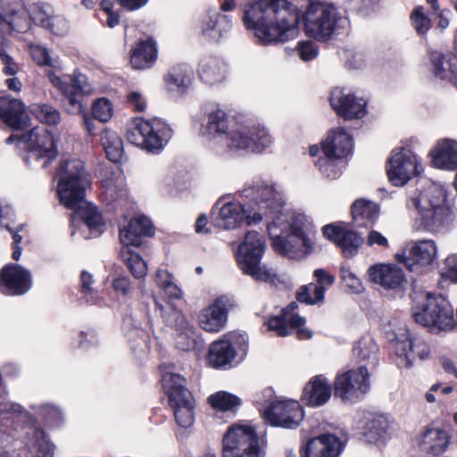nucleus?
Listing matches in <instances>:
<instances>
[{
  "label": "nucleus",
  "instance_id": "nucleus-58",
  "mask_svg": "<svg viewBox=\"0 0 457 457\" xmlns=\"http://www.w3.org/2000/svg\"><path fill=\"white\" fill-rule=\"evenodd\" d=\"M46 29L58 37H64L69 33L70 25L65 17L54 12Z\"/></svg>",
  "mask_w": 457,
  "mask_h": 457
},
{
  "label": "nucleus",
  "instance_id": "nucleus-4",
  "mask_svg": "<svg viewBox=\"0 0 457 457\" xmlns=\"http://www.w3.org/2000/svg\"><path fill=\"white\" fill-rule=\"evenodd\" d=\"M58 177L57 192L61 203L82 219L90 230V237H98L104 226L103 218L95 206L85 201L86 187L90 181L83 162L79 159L62 161Z\"/></svg>",
  "mask_w": 457,
  "mask_h": 457
},
{
  "label": "nucleus",
  "instance_id": "nucleus-50",
  "mask_svg": "<svg viewBox=\"0 0 457 457\" xmlns=\"http://www.w3.org/2000/svg\"><path fill=\"white\" fill-rule=\"evenodd\" d=\"M387 428V421L384 418L373 419L366 424L363 436L368 443L375 444L384 437Z\"/></svg>",
  "mask_w": 457,
  "mask_h": 457
},
{
  "label": "nucleus",
  "instance_id": "nucleus-20",
  "mask_svg": "<svg viewBox=\"0 0 457 457\" xmlns=\"http://www.w3.org/2000/svg\"><path fill=\"white\" fill-rule=\"evenodd\" d=\"M245 212V209L240 203L220 198L212 209V221L220 228L232 229L243 222Z\"/></svg>",
  "mask_w": 457,
  "mask_h": 457
},
{
  "label": "nucleus",
  "instance_id": "nucleus-26",
  "mask_svg": "<svg viewBox=\"0 0 457 457\" xmlns=\"http://www.w3.org/2000/svg\"><path fill=\"white\" fill-rule=\"evenodd\" d=\"M412 314H453V308L443 296L415 291L412 295Z\"/></svg>",
  "mask_w": 457,
  "mask_h": 457
},
{
  "label": "nucleus",
  "instance_id": "nucleus-53",
  "mask_svg": "<svg viewBox=\"0 0 457 457\" xmlns=\"http://www.w3.org/2000/svg\"><path fill=\"white\" fill-rule=\"evenodd\" d=\"M156 283L170 298L179 299L182 296L181 289L173 283L172 276L167 270H158Z\"/></svg>",
  "mask_w": 457,
  "mask_h": 457
},
{
  "label": "nucleus",
  "instance_id": "nucleus-46",
  "mask_svg": "<svg viewBox=\"0 0 457 457\" xmlns=\"http://www.w3.org/2000/svg\"><path fill=\"white\" fill-rule=\"evenodd\" d=\"M313 276L317 279V283H309L304 285L303 291L313 289L318 295V298L324 299L325 292L327 289L335 283V277L324 269H316L313 271Z\"/></svg>",
  "mask_w": 457,
  "mask_h": 457
},
{
  "label": "nucleus",
  "instance_id": "nucleus-2",
  "mask_svg": "<svg viewBox=\"0 0 457 457\" xmlns=\"http://www.w3.org/2000/svg\"><path fill=\"white\" fill-rule=\"evenodd\" d=\"M55 445L20 404H0V457H54Z\"/></svg>",
  "mask_w": 457,
  "mask_h": 457
},
{
  "label": "nucleus",
  "instance_id": "nucleus-30",
  "mask_svg": "<svg viewBox=\"0 0 457 457\" xmlns=\"http://www.w3.org/2000/svg\"><path fill=\"white\" fill-rule=\"evenodd\" d=\"M0 117L14 129H21L27 124V113L23 103L8 96L0 98Z\"/></svg>",
  "mask_w": 457,
  "mask_h": 457
},
{
  "label": "nucleus",
  "instance_id": "nucleus-24",
  "mask_svg": "<svg viewBox=\"0 0 457 457\" xmlns=\"http://www.w3.org/2000/svg\"><path fill=\"white\" fill-rule=\"evenodd\" d=\"M436 245L431 239L413 242L408 256L404 257V264L411 271H421V269L432 263L436 256Z\"/></svg>",
  "mask_w": 457,
  "mask_h": 457
},
{
  "label": "nucleus",
  "instance_id": "nucleus-39",
  "mask_svg": "<svg viewBox=\"0 0 457 457\" xmlns=\"http://www.w3.org/2000/svg\"><path fill=\"white\" fill-rule=\"evenodd\" d=\"M378 206L373 202L357 200L352 206V216L359 227L373 223L378 214Z\"/></svg>",
  "mask_w": 457,
  "mask_h": 457
},
{
  "label": "nucleus",
  "instance_id": "nucleus-33",
  "mask_svg": "<svg viewBox=\"0 0 457 457\" xmlns=\"http://www.w3.org/2000/svg\"><path fill=\"white\" fill-rule=\"evenodd\" d=\"M157 47L154 41H140L133 49L130 62L134 69L145 70L152 67L157 59Z\"/></svg>",
  "mask_w": 457,
  "mask_h": 457
},
{
  "label": "nucleus",
  "instance_id": "nucleus-61",
  "mask_svg": "<svg viewBox=\"0 0 457 457\" xmlns=\"http://www.w3.org/2000/svg\"><path fill=\"white\" fill-rule=\"evenodd\" d=\"M81 293L87 298V301L93 303H99L102 299L96 295V293L91 287L93 277L87 271H82L80 275Z\"/></svg>",
  "mask_w": 457,
  "mask_h": 457
},
{
  "label": "nucleus",
  "instance_id": "nucleus-6",
  "mask_svg": "<svg viewBox=\"0 0 457 457\" xmlns=\"http://www.w3.org/2000/svg\"><path fill=\"white\" fill-rule=\"evenodd\" d=\"M406 206L409 210H415L420 225L432 232L443 228L451 214L446 192L436 184L429 185L423 191L414 192L409 197Z\"/></svg>",
  "mask_w": 457,
  "mask_h": 457
},
{
  "label": "nucleus",
  "instance_id": "nucleus-51",
  "mask_svg": "<svg viewBox=\"0 0 457 457\" xmlns=\"http://www.w3.org/2000/svg\"><path fill=\"white\" fill-rule=\"evenodd\" d=\"M54 10L48 4H34L28 9L29 18L35 24L46 29Z\"/></svg>",
  "mask_w": 457,
  "mask_h": 457
},
{
  "label": "nucleus",
  "instance_id": "nucleus-34",
  "mask_svg": "<svg viewBox=\"0 0 457 457\" xmlns=\"http://www.w3.org/2000/svg\"><path fill=\"white\" fill-rule=\"evenodd\" d=\"M175 323V345L180 351L193 350L197 343L195 330L185 316H171Z\"/></svg>",
  "mask_w": 457,
  "mask_h": 457
},
{
  "label": "nucleus",
  "instance_id": "nucleus-35",
  "mask_svg": "<svg viewBox=\"0 0 457 457\" xmlns=\"http://www.w3.org/2000/svg\"><path fill=\"white\" fill-rule=\"evenodd\" d=\"M230 28L228 16L215 11L209 12L202 22V33L210 40L219 41Z\"/></svg>",
  "mask_w": 457,
  "mask_h": 457
},
{
  "label": "nucleus",
  "instance_id": "nucleus-3",
  "mask_svg": "<svg viewBox=\"0 0 457 457\" xmlns=\"http://www.w3.org/2000/svg\"><path fill=\"white\" fill-rule=\"evenodd\" d=\"M243 21L262 45L283 43L299 34V10L287 0H257L245 9Z\"/></svg>",
  "mask_w": 457,
  "mask_h": 457
},
{
  "label": "nucleus",
  "instance_id": "nucleus-47",
  "mask_svg": "<svg viewBox=\"0 0 457 457\" xmlns=\"http://www.w3.org/2000/svg\"><path fill=\"white\" fill-rule=\"evenodd\" d=\"M120 254L136 278H141L146 275L147 265L140 255L130 251L129 247H122Z\"/></svg>",
  "mask_w": 457,
  "mask_h": 457
},
{
  "label": "nucleus",
  "instance_id": "nucleus-64",
  "mask_svg": "<svg viewBox=\"0 0 457 457\" xmlns=\"http://www.w3.org/2000/svg\"><path fill=\"white\" fill-rule=\"evenodd\" d=\"M227 341H229L234 349H237L239 353H242L243 355L246 353L248 350L249 339L245 333L231 332L228 335V339Z\"/></svg>",
  "mask_w": 457,
  "mask_h": 457
},
{
  "label": "nucleus",
  "instance_id": "nucleus-56",
  "mask_svg": "<svg viewBox=\"0 0 457 457\" xmlns=\"http://www.w3.org/2000/svg\"><path fill=\"white\" fill-rule=\"evenodd\" d=\"M200 327L210 333H217L227 325V316H199Z\"/></svg>",
  "mask_w": 457,
  "mask_h": 457
},
{
  "label": "nucleus",
  "instance_id": "nucleus-29",
  "mask_svg": "<svg viewBox=\"0 0 457 457\" xmlns=\"http://www.w3.org/2000/svg\"><path fill=\"white\" fill-rule=\"evenodd\" d=\"M435 167L453 170L457 169V141L443 138L436 142L430 152Z\"/></svg>",
  "mask_w": 457,
  "mask_h": 457
},
{
  "label": "nucleus",
  "instance_id": "nucleus-45",
  "mask_svg": "<svg viewBox=\"0 0 457 457\" xmlns=\"http://www.w3.org/2000/svg\"><path fill=\"white\" fill-rule=\"evenodd\" d=\"M32 408L42 417L49 428H59L62 425L64 417L59 407L49 403H41L32 405Z\"/></svg>",
  "mask_w": 457,
  "mask_h": 457
},
{
  "label": "nucleus",
  "instance_id": "nucleus-16",
  "mask_svg": "<svg viewBox=\"0 0 457 457\" xmlns=\"http://www.w3.org/2000/svg\"><path fill=\"white\" fill-rule=\"evenodd\" d=\"M262 417L271 426L295 428L303 420V411L296 401L276 398L262 412Z\"/></svg>",
  "mask_w": 457,
  "mask_h": 457
},
{
  "label": "nucleus",
  "instance_id": "nucleus-31",
  "mask_svg": "<svg viewBox=\"0 0 457 457\" xmlns=\"http://www.w3.org/2000/svg\"><path fill=\"white\" fill-rule=\"evenodd\" d=\"M303 400L312 407L325 404L331 397V386L323 376L312 378L303 388Z\"/></svg>",
  "mask_w": 457,
  "mask_h": 457
},
{
  "label": "nucleus",
  "instance_id": "nucleus-54",
  "mask_svg": "<svg viewBox=\"0 0 457 457\" xmlns=\"http://www.w3.org/2000/svg\"><path fill=\"white\" fill-rule=\"evenodd\" d=\"M341 162L342 160L324 155L318 160L317 166L326 178L336 179L341 173Z\"/></svg>",
  "mask_w": 457,
  "mask_h": 457
},
{
  "label": "nucleus",
  "instance_id": "nucleus-52",
  "mask_svg": "<svg viewBox=\"0 0 457 457\" xmlns=\"http://www.w3.org/2000/svg\"><path fill=\"white\" fill-rule=\"evenodd\" d=\"M32 112L41 122L47 125H57L62 119L60 112L49 104L35 105Z\"/></svg>",
  "mask_w": 457,
  "mask_h": 457
},
{
  "label": "nucleus",
  "instance_id": "nucleus-22",
  "mask_svg": "<svg viewBox=\"0 0 457 457\" xmlns=\"http://www.w3.org/2000/svg\"><path fill=\"white\" fill-rule=\"evenodd\" d=\"M368 275L371 282L386 290H402L406 284L402 269L395 264H375L369 268Z\"/></svg>",
  "mask_w": 457,
  "mask_h": 457
},
{
  "label": "nucleus",
  "instance_id": "nucleus-59",
  "mask_svg": "<svg viewBox=\"0 0 457 457\" xmlns=\"http://www.w3.org/2000/svg\"><path fill=\"white\" fill-rule=\"evenodd\" d=\"M209 311L210 314H228L237 311V304L233 299L222 295L209 306Z\"/></svg>",
  "mask_w": 457,
  "mask_h": 457
},
{
  "label": "nucleus",
  "instance_id": "nucleus-19",
  "mask_svg": "<svg viewBox=\"0 0 457 457\" xmlns=\"http://www.w3.org/2000/svg\"><path fill=\"white\" fill-rule=\"evenodd\" d=\"M323 235L340 247L345 257L354 256L363 243V238L355 231L338 224H328L322 228Z\"/></svg>",
  "mask_w": 457,
  "mask_h": 457
},
{
  "label": "nucleus",
  "instance_id": "nucleus-21",
  "mask_svg": "<svg viewBox=\"0 0 457 457\" xmlns=\"http://www.w3.org/2000/svg\"><path fill=\"white\" fill-rule=\"evenodd\" d=\"M343 450L340 439L332 434H323L308 440L301 448L302 457H339Z\"/></svg>",
  "mask_w": 457,
  "mask_h": 457
},
{
  "label": "nucleus",
  "instance_id": "nucleus-55",
  "mask_svg": "<svg viewBox=\"0 0 457 457\" xmlns=\"http://www.w3.org/2000/svg\"><path fill=\"white\" fill-rule=\"evenodd\" d=\"M92 112L95 119L107 122L113 115V106L110 100L103 97L95 101Z\"/></svg>",
  "mask_w": 457,
  "mask_h": 457
},
{
  "label": "nucleus",
  "instance_id": "nucleus-41",
  "mask_svg": "<svg viewBox=\"0 0 457 457\" xmlns=\"http://www.w3.org/2000/svg\"><path fill=\"white\" fill-rule=\"evenodd\" d=\"M162 387L169 398V402L186 396V393H190L186 387V379L179 374L166 371L162 375Z\"/></svg>",
  "mask_w": 457,
  "mask_h": 457
},
{
  "label": "nucleus",
  "instance_id": "nucleus-38",
  "mask_svg": "<svg viewBox=\"0 0 457 457\" xmlns=\"http://www.w3.org/2000/svg\"><path fill=\"white\" fill-rule=\"evenodd\" d=\"M193 79L192 69L184 64L174 66L165 76V82L170 90L185 92Z\"/></svg>",
  "mask_w": 457,
  "mask_h": 457
},
{
  "label": "nucleus",
  "instance_id": "nucleus-12",
  "mask_svg": "<svg viewBox=\"0 0 457 457\" xmlns=\"http://www.w3.org/2000/svg\"><path fill=\"white\" fill-rule=\"evenodd\" d=\"M370 372L367 365H361L337 375L335 395L344 402H357L370 390Z\"/></svg>",
  "mask_w": 457,
  "mask_h": 457
},
{
  "label": "nucleus",
  "instance_id": "nucleus-37",
  "mask_svg": "<svg viewBox=\"0 0 457 457\" xmlns=\"http://www.w3.org/2000/svg\"><path fill=\"white\" fill-rule=\"evenodd\" d=\"M236 357V350L227 339L213 342L208 353L209 364L212 367H223L233 361Z\"/></svg>",
  "mask_w": 457,
  "mask_h": 457
},
{
  "label": "nucleus",
  "instance_id": "nucleus-42",
  "mask_svg": "<svg viewBox=\"0 0 457 457\" xmlns=\"http://www.w3.org/2000/svg\"><path fill=\"white\" fill-rule=\"evenodd\" d=\"M101 144L107 158L112 162H119L123 156V142L118 134L105 129L101 133Z\"/></svg>",
  "mask_w": 457,
  "mask_h": 457
},
{
  "label": "nucleus",
  "instance_id": "nucleus-17",
  "mask_svg": "<svg viewBox=\"0 0 457 457\" xmlns=\"http://www.w3.org/2000/svg\"><path fill=\"white\" fill-rule=\"evenodd\" d=\"M31 286L30 272L18 264H8L0 271V292L4 295H24Z\"/></svg>",
  "mask_w": 457,
  "mask_h": 457
},
{
  "label": "nucleus",
  "instance_id": "nucleus-43",
  "mask_svg": "<svg viewBox=\"0 0 457 457\" xmlns=\"http://www.w3.org/2000/svg\"><path fill=\"white\" fill-rule=\"evenodd\" d=\"M431 59L436 77L447 79L457 73V56L452 54L443 55L436 53L432 55Z\"/></svg>",
  "mask_w": 457,
  "mask_h": 457
},
{
  "label": "nucleus",
  "instance_id": "nucleus-14",
  "mask_svg": "<svg viewBox=\"0 0 457 457\" xmlns=\"http://www.w3.org/2000/svg\"><path fill=\"white\" fill-rule=\"evenodd\" d=\"M387 339L395 342V353L399 357V365L410 368L416 356L420 360H427L430 355L428 345L421 339L411 338L407 328H400V332H395L392 328L386 327Z\"/></svg>",
  "mask_w": 457,
  "mask_h": 457
},
{
  "label": "nucleus",
  "instance_id": "nucleus-8",
  "mask_svg": "<svg viewBox=\"0 0 457 457\" xmlns=\"http://www.w3.org/2000/svg\"><path fill=\"white\" fill-rule=\"evenodd\" d=\"M305 33L317 40L328 39L339 27L341 17L335 6L311 1L303 16Z\"/></svg>",
  "mask_w": 457,
  "mask_h": 457
},
{
  "label": "nucleus",
  "instance_id": "nucleus-10",
  "mask_svg": "<svg viewBox=\"0 0 457 457\" xmlns=\"http://www.w3.org/2000/svg\"><path fill=\"white\" fill-rule=\"evenodd\" d=\"M172 134L170 126L159 119L139 120L128 130L127 138L137 146L154 152L162 149Z\"/></svg>",
  "mask_w": 457,
  "mask_h": 457
},
{
  "label": "nucleus",
  "instance_id": "nucleus-48",
  "mask_svg": "<svg viewBox=\"0 0 457 457\" xmlns=\"http://www.w3.org/2000/svg\"><path fill=\"white\" fill-rule=\"evenodd\" d=\"M208 403L212 407L220 411H230L240 405V399L226 391H219L212 394L208 398Z\"/></svg>",
  "mask_w": 457,
  "mask_h": 457
},
{
  "label": "nucleus",
  "instance_id": "nucleus-36",
  "mask_svg": "<svg viewBox=\"0 0 457 457\" xmlns=\"http://www.w3.org/2000/svg\"><path fill=\"white\" fill-rule=\"evenodd\" d=\"M169 402L173 411L177 424L181 428H189L195 420V401L191 393H186V396Z\"/></svg>",
  "mask_w": 457,
  "mask_h": 457
},
{
  "label": "nucleus",
  "instance_id": "nucleus-49",
  "mask_svg": "<svg viewBox=\"0 0 457 457\" xmlns=\"http://www.w3.org/2000/svg\"><path fill=\"white\" fill-rule=\"evenodd\" d=\"M28 11L21 9L19 11L8 6V15L5 29H12L17 32H25L29 29L30 20L28 19Z\"/></svg>",
  "mask_w": 457,
  "mask_h": 457
},
{
  "label": "nucleus",
  "instance_id": "nucleus-15",
  "mask_svg": "<svg viewBox=\"0 0 457 457\" xmlns=\"http://www.w3.org/2000/svg\"><path fill=\"white\" fill-rule=\"evenodd\" d=\"M22 144L28 150L26 162L42 161L46 167L57 156V149L52 134L43 127H35L21 136Z\"/></svg>",
  "mask_w": 457,
  "mask_h": 457
},
{
  "label": "nucleus",
  "instance_id": "nucleus-11",
  "mask_svg": "<svg viewBox=\"0 0 457 457\" xmlns=\"http://www.w3.org/2000/svg\"><path fill=\"white\" fill-rule=\"evenodd\" d=\"M48 78L54 87L68 101L70 104L69 112L79 113L83 112V104L79 99V95H91L94 91V87L84 74L75 71L72 75L59 76L51 71L48 73Z\"/></svg>",
  "mask_w": 457,
  "mask_h": 457
},
{
  "label": "nucleus",
  "instance_id": "nucleus-9",
  "mask_svg": "<svg viewBox=\"0 0 457 457\" xmlns=\"http://www.w3.org/2000/svg\"><path fill=\"white\" fill-rule=\"evenodd\" d=\"M223 457H260V440L254 428L247 423L228 427L223 436Z\"/></svg>",
  "mask_w": 457,
  "mask_h": 457
},
{
  "label": "nucleus",
  "instance_id": "nucleus-5",
  "mask_svg": "<svg viewBox=\"0 0 457 457\" xmlns=\"http://www.w3.org/2000/svg\"><path fill=\"white\" fill-rule=\"evenodd\" d=\"M201 135L216 150L228 148L259 153L272 144V137L262 126H242L236 130L229 129L228 115L219 108L208 112L206 122L201 128Z\"/></svg>",
  "mask_w": 457,
  "mask_h": 457
},
{
  "label": "nucleus",
  "instance_id": "nucleus-13",
  "mask_svg": "<svg viewBox=\"0 0 457 457\" xmlns=\"http://www.w3.org/2000/svg\"><path fill=\"white\" fill-rule=\"evenodd\" d=\"M422 171L418 156L409 148H395L387 161L386 173L390 182L396 187L405 185Z\"/></svg>",
  "mask_w": 457,
  "mask_h": 457
},
{
  "label": "nucleus",
  "instance_id": "nucleus-25",
  "mask_svg": "<svg viewBox=\"0 0 457 457\" xmlns=\"http://www.w3.org/2000/svg\"><path fill=\"white\" fill-rule=\"evenodd\" d=\"M353 137L344 129L338 128L328 132L321 144L322 154L330 158L343 160L353 152Z\"/></svg>",
  "mask_w": 457,
  "mask_h": 457
},
{
  "label": "nucleus",
  "instance_id": "nucleus-44",
  "mask_svg": "<svg viewBox=\"0 0 457 457\" xmlns=\"http://www.w3.org/2000/svg\"><path fill=\"white\" fill-rule=\"evenodd\" d=\"M378 345L370 337L361 338L353 348V354L360 361H367L369 370L375 366L378 360Z\"/></svg>",
  "mask_w": 457,
  "mask_h": 457
},
{
  "label": "nucleus",
  "instance_id": "nucleus-62",
  "mask_svg": "<svg viewBox=\"0 0 457 457\" xmlns=\"http://www.w3.org/2000/svg\"><path fill=\"white\" fill-rule=\"evenodd\" d=\"M127 104L137 112H144L147 107L145 96L139 90H131L126 96Z\"/></svg>",
  "mask_w": 457,
  "mask_h": 457
},
{
  "label": "nucleus",
  "instance_id": "nucleus-32",
  "mask_svg": "<svg viewBox=\"0 0 457 457\" xmlns=\"http://www.w3.org/2000/svg\"><path fill=\"white\" fill-rule=\"evenodd\" d=\"M198 73L204 83L213 86L225 79L227 67L222 60L214 56H207L201 60Z\"/></svg>",
  "mask_w": 457,
  "mask_h": 457
},
{
  "label": "nucleus",
  "instance_id": "nucleus-28",
  "mask_svg": "<svg viewBox=\"0 0 457 457\" xmlns=\"http://www.w3.org/2000/svg\"><path fill=\"white\" fill-rule=\"evenodd\" d=\"M450 436L446 431L435 427L424 428L417 436V444L424 452L440 454L446 451Z\"/></svg>",
  "mask_w": 457,
  "mask_h": 457
},
{
  "label": "nucleus",
  "instance_id": "nucleus-1",
  "mask_svg": "<svg viewBox=\"0 0 457 457\" xmlns=\"http://www.w3.org/2000/svg\"><path fill=\"white\" fill-rule=\"evenodd\" d=\"M242 195L259 208L253 214L245 212L248 226L260 223L264 218L267 230L277 253L290 259H302L313 250L311 223L303 213L285 210L283 191L272 184L255 180L246 185Z\"/></svg>",
  "mask_w": 457,
  "mask_h": 457
},
{
  "label": "nucleus",
  "instance_id": "nucleus-18",
  "mask_svg": "<svg viewBox=\"0 0 457 457\" xmlns=\"http://www.w3.org/2000/svg\"><path fill=\"white\" fill-rule=\"evenodd\" d=\"M330 104L337 113L345 120L361 119L366 113V101L357 98L344 88H334L330 95Z\"/></svg>",
  "mask_w": 457,
  "mask_h": 457
},
{
  "label": "nucleus",
  "instance_id": "nucleus-27",
  "mask_svg": "<svg viewBox=\"0 0 457 457\" xmlns=\"http://www.w3.org/2000/svg\"><path fill=\"white\" fill-rule=\"evenodd\" d=\"M152 234L151 220L145 216H137L132 219L128 226L120 228V240L123 247L139 246L142 244V237Z\"/></svg>",
  "mask_w": 457,
  "mask_h": 457
},
{
  "label": "nucleus",
  "instance_id": "nucleus-40",
  "mask_svg": "<svg viewBox=\"0 0 457 457\" xmlns=\"http://www.w3.org/2000/svg\"><path fill=\"white\" fill-rule=\"evenodd\" d=\"M415 321L433 334L447 332L457 326L454 316H414Z\"/></svg>",
  "mask_w": 457,
  "mask_h": 457
},
{
  "label": "nucleus",
  "instance_id": "nucleus-60",
  "mask_svg": "<svg viewBox=\"0 0 457 457\" xmlns=\"http://www.w3.org/2000/svg\"><path fill=\"white\" fill-rule=\"evenodd\" d=\"M31 55L38 65H46L54 68L58 67V60L51 58L48 50L44 46H36L31 47Z\"/></svg>",
  "mask_w": 457,
  "mask_h": 457
},
{
  "label": "nucleus",
  "instance_id": "nucleus-23",
  "mask_svg": "<svg viewBox=\"0 0 457 457\" xmlns=\"http://www.w3.org/2000/svg\"><path fill=\"white\" fill-rule=\"evenodd\" d=\"M264 323L269 330L280 337L287 336L293 331L300 339L312 337V331L304 327L305 320L301 316H270Z\"/></svg>",
  "mask_w": 457,
  "mask_h": 457
},
{
  "label": "nucleus",
  "instance_id": "nucleus-57",
  "mask_svg": "<svg viewBox=\"0 0 457 457\" xmlns=\"http://www.w3.org/2000/svg\"><path fill=\"white\" fill-rule=\"evenodd\" d=\"M411 24L420 36L426 34L431 27L430 20L424 14L423 7H416L411 16Z\"/></svg>",
  "mask_w": 457,
  "mask_h": 457
},
{
  "label": "nucleus",
  "instance_id": "nucleus-63",
  "mask_svg": "<svg viewBox=\"0 0 457 457\" xmlns=\"http://www.w3.org/2000/svg\"><path fill=\"white\" fill-rule=\"evenodd\" d=\"M341 278L353 292L360 293L363 290L361 281L348 267L343 266L341 268Z\"/></svg>",
  "mask_w": 457,
  "mask_h": 457
},
{
  "label": "nucleus",
  "instance_id": "nucleus-7",
  "mask_svg": "<svg viewBox=\"0 0 457 457\" xmlns=\"http://www.w3.org/2000/svg\"><path fill=\"white\" fill-rule=\"evenodd\" d=\"M264 252L263 237L257 231H248L238 247L237 262L241 270L256 281L280 282L275 269L261 263Z\"/></svg>",
  "mask_w": 457,
  "mask_h": 457
}]
</instances>
